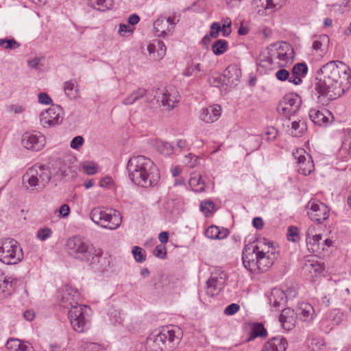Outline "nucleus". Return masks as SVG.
<instances>
[{
    "instance_id": "bb28decb",
    "label": "nucleus",
    "mask_w": 351,
    "mask_h": 351,
    "mask_svg": "<svg viewBox=\"0 0 351 351\" xmlns=\"http://www.w3.org/2000/svg\"><path fill=\"white\" fill-rule=\"evenodd\" d=\"M229 234V230L226 228H221L213 225L209 226L205 231L206 237L211 239H223Z\"/></svg>"
},
{
    "instance_id": "c756f323",
    "label": "nucleus",
    "mask_w": 351,
    "mask_h": 351,
    "mask_svg": "<svg viewBox=\"0 0 351 351\" xmlns=\"http://www.w3.org/2000/svg\"><path fill=\"white\" fill-rule=\"evenodd\" d=\"M307 130V125L305 121L300 119L291 122L290 133L293 136H301Z\"/></svg>"
},
{
    "instance_id": "f8f14e48",
    "label": "nucleus",
    "mask_w": 351,
    "mask_h": 351,
    "mask_svg": "<svg viewBox=\"0 0 351 351\" xmlns=\"http://www.w3.org/2000/svg\"><path fill=\"white\" fill-rule=\"evenodd\" d=\"M21 143L25 149L39 152L45 145V137L40 132H26L22 136Z\"/></svg>"
},
{
    "instance_id": "5fc2aeb1",
    "label": "nucleus",
    "mask_w": 351,
    "mask_h": 351,
    "mask_svg": "<svg viewBox=\"0 0 351 351\" xmlns=\"http://www.w3.org/2000/svg\"><path fill=\"white\" fill-rule=\"evenodd\" d=\"M154 255L161 259L165 258L167 256L166 247L163 245H157L154 249Z\"/></svg>"
},
{
    "instance_id": "0eeeda50",
    "label": "nucleus",
    "mask_w": 351,
    "mask_h": 351,
    "mask_svg": "<svg viewBox=\"0 0 351 351\" xmlns=\"http://www.w3.org/2000/svg\"><path fill=\"white\" fill-rule=\"evenodd\" d=\"M24 255L20 243L14 239H0V261L5 265H16Z\"/></svg>"
},
{
    "instance_id": "864d4df0",
    "label": "nucleus",
    "mask_w": 351,
    "mask_h": 351,
    "mask_svg": "<svg viewBox=\"0 0 351 351\" xmlns=\"http://www.w3.org/2000/svg\"><path fill=\"white\" fill-rule=\"evenodd\" d=\"M323 347L324 343L319 339H312L308 344V348L311 351H321Z\"/></svg>"
},
{
    "instance_id": "0e129e2a",
    "label": "nucleus",
    "mask_w": 351,
    "mask_h": 351,
    "mask_svg": "<svg viewBox=\"0 0 351 351\" xmlns=\"http://www.w3.org/2000/svg\"><path fill=\"white\" fill-rule=\"evenodd\" d=\"M109 317L111 324L114 325L121 324L122 322L119 313L115 310L109 313Z\"/></svg>"
},
{
    "instance_id": "a211bd4d",
    "label": "nucleus",
    "mask_w": 351,
    "mask_h": 351,
    "mask_svg": "<svg viewBox=\"0 0 351 351\" xmlns=\"http://www.w3.org/2000/svg\"><path fill=\"white\" fill-rule=\"evenodd\" d=\"M269 304L272 308L278 310L280 307H284L286 304V294L284 290L274 288L267 294Z\"/></svg>"
},
{
    "instance_id": "4468645a",
    "label": "nucleus",
    "mask_w": 351,
    "mask_h": 351,
    "mask_svg": "<svg viewBox=\"0 0 351 351\" xmlns=\"http://www.w3.org/2000/svg\"><path fill=\"white\" fill-rule=\"evenodd\" d=\"M62 109L60 106H53L43 111L40 114V121L44 128H51L58 125L62 121L61 113Z\"/></svg>"
},
{
    "instance_id": "09e8293b",
    "label": "nucleus",
    "mask_w": 351,
    "mask_h": 351,
    "mask_svg": "<svg viewBox=\"0 0 351 351\" xmlns=\"http://www.w3.org/2000/svg\"><path fill=\"white\" fill-rule=\"evenodd\" d=\"M21 341L19 339L10 338L6 342V348L10 351H19Z\"/></svg>"
},
{
    "instance_id": "ea45409f",
    "label": "nucleus",
    "mask_w": 351,
    "mask_h": 351,
    "mask_svg": "<svg viewBox=\"0 0 351 351\" xmlns=\"http://www.w3.org/2000/svg\"><path fill=\"white\" fill-rule=\"evenodd\" d=\"M277 110L280 114L285 116L289 119L291 116L295 115V113L298 112V110H295L293 107L292 108L290 106H287L284 104L281 106L280 102L278 105Z\"/></svg>"
},
{
    "instance_id": "b1692460",
    "label": "nucleus",
    "mask_w": 351,
    "mask_h": 351,
    "mask_svg": "<svg viewBox=\"0 0 351 351\" xmlns=\"http://www.w3.org/2000/svg\"><path fill=\"white\" fill-rule=\"evenodd\" d=\"M311 120L317 125H326L329 121L330 112L325 109H311L308 113Z\"/></svg>"
},
{
    "instance_id": "393cba45",
    "label": "nucleus",
    "mask_w": 351,
    "mask_h": 351,
    "mask_svg": "<svg viewBox=\"0 0 351 351\" xmlns=\"http://www.w3.org/2000/svg\"><path fill=\"white\" fill-rule=\"evenodd\" d=\"M223 77L226 84L237 85L241 77V71L237 65L230 64L224 71Z\"/></svg>"
},
{
    "instance_id": "aec40b11",
    "label": "nucleus",
    "mask_w": 351,
    "mask_h": 351,
    "mask_svg": "<svg viewBox=\"0 0 351 351\" xmlns=\"http://www.w3.org/2000/svg\"><path fill=\"white\" fill-rule=\"evenodd\" d=\"M221 114V108L219 105L215 104L207 108H202L200 112L199 117L202 121L206 123H212L220 117Z\"/></svg>"
},
{
    "instance_id": "412c9836",
    "label": "nucleus",
    "mask_w": 351,
    "mask_h": 351,
    "mask_svg": "<svg viewBox=\"0 0 351 351\" xmlns=\"http://www.w3.org/2000/svg\"><path fill=\"white\" fill-rule=\"evenodd\" d=\"M288 346L287 339L282 336L272 337L265 343L262 351H286Z\"/></svg>"
},
{
    "instance_id": "20e7f679",
    "label": "nucleus",
    "mask_w": 351,
    "mask_h": 351,
    "mask_svg": "<svg viewBox=\"0 0 351 351\" xmlns=\"http://www.w3.org/2000/svg\"><path fill=\"white\" fill-rule=\"evenodd\" d=\"M268 250H260L257 244L249 243L245 245L242 252V261L244 267L252 273H263L274 264L275 252L273 243H265Z\"/></svg>"
},
{
    "instance_id": "69168bd1",
    "label": "nucleus",
    "mask_w": 351,
    "mask_h": 351,
    "mask_svg": "<svg viewBox=\"0 0 351 351\" xmlns=\"http://www.w3.org/2000/svg\"><path fill=\"white\" fill-rule=\"evenodd\" d=\"M277 59H278L280 62L285 64L288 62L289 57L287 52L284 50L282 46H281V48H280V51L277 54Z\"/></svg>"
},
{
    "instance_id": "2eb2a0df",
    "label": "nucleus",
    "mask_w": 351,
    "mask_h": 351,
    "mask_svg": "<svg viewBox=\"0 0 351 351\" xmlns=\"http://www.w3.org/2000/svg\"><path fill=\"white\" fill-rule=\"evenodd\" d=\"M155 97L157 102L166 108L167 110H172L179 101V95L175 90L169 91L167 89H158Z\"/></svg>"
},
{
    "instance_id": "13d9d810",
    "label": "nucleus",
    "mask_w": 351,
    "mask_h": 351,
    "mask_svg": "<svg viewBox=\"0 0 351 351\" xmlns=\"http://www.w3.org/2000/svg\"><path fill=\"white\" fill-rule=\"evenodd\" d=\"M157 49V58L162 59L166 53V46L162 41L158 40L155 44Z\"/></svg>"
},
{
    "instance_id": "de8ad7c7",
    "label": "nucleus",
    "mask_w": 351,
    "mask_h": 351,
    "mask_svg": "<svg viewBox=\"0 0 351 351\" xmlns=\"http://www.w3.org/2000/svg\"><path fill=\"white\" fill-rule=\"evenodd\" d=\"M51 235H52V230L49 228H40L38 230V232L36 233L37 238L42 241H44L48 239L49 238H50L51 237Z\"/></svg>"
},
{
    "instance_id": "3c124183",
    "label": "nucleus",
    "mask_w": 351,
    "mask_h": 351,
    "mask_svg": "<svg viewBox=\"0 0 351 351\" xmlns=\"http://www.w3.org/2000/svg\"><path fill=\"white\" fill-rule=\"evenodd\" d=\"M278 135V131L274 128H267L265 134L263 135V138L271 142L276 139Z\"/></svg>"
},
{
    "instance_id": "cd10ccee",
    "label": "nucleus",
    "mask_w": 351,
    "mask_h": 351,
    "mask_svg": "<svg viewBox=\"0 0 351 351\" xmlns=\"http://www.w3.org/2000/svg\"><path fill=\"white\" fill-rule=\"evenodd\" d=\"M280 103L281 106L285 104L287 106H290L292 108L293 107L295 110H298L301 106L302 100L298 94L295 93H289L282 97L280 101Z\"/></svg>"
},
{
    "instance_id": "6e6d98bb",
    "label": "nucleus",
    "mask_w": 351,
    "mask_h": 351,
    "mask_svg": "<svg viewBox=\"0 0 351 351\" xmlns=\"http://www.w3.org/2000/svg\"><path fill=\"white\" fill-rule=\"evenodd\" d=\"M240 309V306L236 303H232L227 306L224 309V314L226 315H233Z\"/></svg>"
},
{
    "instance_id": "f704fd0d",
    "label": "nucleus",
    "mask_w": 351,
    "mask_h": 351,
    "mask_svg": "<svg viewBox=\"0 0 351 351\" xmlns=\"http://www.w3.org/2000/svg\"><path fill=\"white\" fill-rule=\"evenodd\" d=\"M267 335V330L263 324L255 323L252 326L249 340L254 339L256 337H265Z\"/></svg>"
},
{
    "instance_id": "79ce46f5",
    "label": "nucleus",
    "mask_w": 351,
    "mask_h": 351,
    "mask_svg": "<svg viewBox=\"0 0 351 351\" xmlns=\"http://www.w3.org/2000/svg\"><path fill=\"white\" fill-rule=\"evenodd\" d=\"M287 238L291 242H297L300 240L299 230L295 226H289L287 230Z\"/></svg>"
},
{
    "instance_id": "4d7b16f0",
    "label": "nucleus",
    "mask_w": 351,
    "mask_h": 351,
    "mask_svg": "<svg viewBox=\"0 0 351 351\" xmlns=\"http://www.w3.org/2000/svg\"><path fill=\"white\" fill-rule=\"evenodd\" d=\"M221 29L220 24L217 22H213L210 25V30L208 35L213 38H217L219 36Z\"/></svg>"
},
{
    "instance_id": "1a4fd4ad",
    "label": "nucleus",
    "mask_w": 351,
    "mask_h": 351,
    "mask_svg": "<svg viewBox=\"0 0 351 351\" xmlns=\"http://www.w3.org/2000/svg\"><path fill=\"white\" fill-rule=\"evenodd\" d=\"M90 218L95 224L109 230H116L122 221L120 212L113 210L108 213L99 208H95L90 211Z\"/></svg>"
},
{
    "instance_id": "4c0bfd02",
    "label": "nucleus",
    "mask_w": 351,
    "mask_h": 351,
    "mask_svg": "<svg viewBox=\"0 0 351 351\" xmlns=\"http://www.w3.org/2000/svg\"><path fill=\"white\" fill-rule=\"evenodd\" d=\"M0 46L5 49L14 50L20 47L21 44L14 38H0Z\"/></svg>"
},
{
    "instance_id": "e433bc0d",
    "label": "nucleus",
    "mask_w": 351,
    "mask_h": 351,
    "mask_svg": "<svg viewBox=\"0 0 351 351\" xmlns=\"http://www.w3.org/2000/svg\"><path fill=\"white\" fill-rule=\"evenodd\" d=\"M199 209L206 217H210L215 210V204L211 201H203L200 204Z\"/></svg>"
},
{
    "instance_id": "9d476101",
    "label": "nucleus",
    "mask_w": 351,
    "mask_h": 351,
    "mask_svg": "<svg viewBox=\"0 0 351 351\" xmlns=\"http://www.w3.org/2000/svg\"><path fill=\"white\" fill-rule=\"evenodd\" d=\"M293 156L297 160L298 171L299 173L308 176L314 170V163L312 157L303 148H298L293 152Z\"/></svg>"
},
{
    "instance_id": "7c9ffc66",
    "label": "nucleus",
    "mask_w": 351,
    "mask_h": 351,
    "mask_svg": "<svg viewBox=\"0 0 351 351\" xmlns=\"http://www.w3.org/2000/svg\"><path fill=\"white\" fill-rule=\"evenodd\" d=\"M147 93L146 89L139 88L134 90L130 95L123 100L122 104L125 106L132 105L138 99L143 98Z\"/></svg>"
},
{
    "instance_id": "8fccbe9b",
    "label": "nucleus",
    "mask_w": 351,
    "mask_h": 351,
    "mask_svg": "<svg viewBox=\"0 0 351 351\" xmlns=\"http://www.w3.org/2000/svg\"><path fill=\"white\" fill-rule=\"evenodd\" d=\"M343 147L348 152L349 154H351V129L348 128L345 132L344 139L343 141Z\"/></svg>"
},
{
    "instance_id": "ddd939ff",
    "label": "nucleus",
    "mask_w": 351,
    "mask_h": 351,
    "mask_svg": "<svg viewBox=\"0 0 351 351\" xmlns=\"http://www.w3.org/2000/svg\"><path fill=\"white\" fill-rule=\"evenodd\" d=\"M227 279L228 276L223 271L212 272L207 281L206 293L211 297L217 295L223 289Z\"/></svg>"
},
{
    "instance_id": "f257e3e1",
    "label": "nucleus",
    "mask_w": 351,
    "mask_h": 351,
    "mask_svg": "<svg viewBox=\"0 0 351 351\" xmlns=\"http://www.w3.org/2000/svg\"><path fill=\"white\" fill-rule=\"evenodd\" d=\"M351 86L350 69L342 62H329L317 72L314 84L315 95L335 100Z\"/></svg>"
},
{
    "instance_id": "a19ab883",
    "label": "nucleus",
    "mask_w": 351,
    "mask_h": 351,
    "mask_svg": "<svg viewBox=\"0 0 351 351\" xmlns=\"http://www.w3.org/2000/svg\"><path fill=\"white\" fill-rule=\"evenodd\" d=\"M135 261L138 263H143L146 259L145 251L141 247L134 246L132 250Z\"/></svg>"
},
{
    "instance_id": "c9c22d12",
    "label": "nucleus",
    "mask_w": 351,
    "mask_h": 351,
    "mask_svg": "<svg viewBox=\"0 0 351 351\" xmlns=\"http://www.w3.org/2000/svg\"><path fill=\"white\" fill-rule=\"evenodd\" d=\"M154 145L161 154L169 156L173 153V147L167 142L156 140Z\"/></svg>"
},
{
    "instance_id": "052dcab7",
    "label": "nucleus",
    "mask_w": 351,
    "mask_h": 351,
    "mask_svg": "<svg viewBox=\"0 0 351 351\" xmlns=\"http://www.w3.org/2000/svg\"><path fill=\"white\" fill-rule=\"evenodd\" d=\"M281 46L280 44H273L267 47L268 53L273 59L277 58V54L279 53Z\"/></svg>"
},
{
    "instance_id": "e2e57ef3",
    "label": "nucleus",
    "mask_w": 351,
    "mask_h": 351,
    "mask_svg": "<svg viewBox=\"0 0 351 351\" xmlns=\"http://www.w3.org/2000/svg\"><path fill=\"white\" fill-rule=\"evenodd\" d=\"M38 102L42 104L49 105L52 104L53 101L48 94L42 92L38 94Z\"/></svg>"
},
{
    "instance_id": "7ed1b4c3",
    "label": "nucleus",
    "mask_w": 351,
    "mask_h": 351,
    "mask_svg": "<svg viewBox=\"0 0 351 351\" xmlns=\"http://www.w3.org/2000/svg\"><path fill=\"white\" fill-rule=\"evenodd\" d=\"M127 169L132 182L143 188L156 186L160 179L156 165L145 156L138 155L130 158Z\"/></svg>"
},
{
    "instance_id": "2f4dec72",
    "label": "nucleus",
    "mask_w": 351,
    "mask_h": 351,
    "mask_svg": "<svg viewBox=\"0 0 351 351\" xmlns=\"http://www.w3.org/2000/svg\"><path fill=\"white\" fill-rule=\"evenodd\" d=\"M89 4L94 9L106 11L111 9L114 5L113 0H89Z\"/></svg>"
},
{
    "instance_id": "338daca9",
    "label": "nucleus",
    "mask_w": 351,
    "mask_h": 351,
    "mask_svg": "<svg viewBox=\"0 0 351 351\" xmlns=\"http://www.w3.org/2000/svg\"><path fill=\"white\" fill-rule=\"evenodd\" d=\"M128 32L132 33L133 29L130 28V27L125 24H120L118 30L119 34L121 36H124Z\"/></svg>"
},
{
    "instance_id": "c03bdc74",
    "label": "nucleus",
    "mask_w": 351,
    "mask_h": 351,
    "mask_svg": "<svg viewBox=\"0 0 351 351\" xmlns=\"http://www.w3.org/2000/svg\"><path fill=\"white\" fill-rule=\"evenodd\" d=\"M64 91L65 95L70 99L75 98V82L70 80L64 84Z\"/></svg>"
},
{
    "instance_id": "72a5a7b5",
    "label": "nucleus",
    "mask_w": 351,
    "mask_h": 351,
    "mask_svg": "<svg viewBox=\"0 0 351 351\" xmlns=\"http://www.w3.org/2000/svg\"><path fill=\"white\" fill-rule=\"evenodd\" d=\"M212 51L215 56H220L228 49V42L223 39H219L212 45Z\"/></svg>"
},
{
    "instance_id": "473e14b6",
    "label": "nucleus",
    "mask_w": 351,
    "mask_h": 351,
    "mask_svg": "<svg viewBox=\"0 0 351 351\" xmlns=\"http://www.w3.org/2000/svg\"><path fill=\"white\" fill-rule=\"evenodd\" d=\"M330 42L329 37L326 34H321L314 36L313 49L315 51H324L323 47H327Z\"/></svg>"
},
{
    "instance_id": "39448f33",
    "label": "nucleus",
    "mask_w": 351,
    "mask_h": 351,
    "mask_svg": "<svg viewBox=\"0 0 351 351\" xmlns=\"http://www.w3.org/2000/svg\"><path fill=\"white\" fill-rule=\"evenodd\" d=\"M180 328L165 327L156 333L149 335L145 347L147 351H173L180 339Z\"/></svg>"
},
{
    "instance_id": "680f3d73",
    "label": "nucleus",
    "mask_w": 351,
    "mask_h": 351,
    "mask_svg": "<svg viewBox=\"0 0 351 351\" xmlns=\"http://www.w3.org/2000/svg\"><path fill=\"white\" fill-rule=\"evenodd\" d=\"M84 142V141L82 136H77L72 139L70 146L74 149H77L83 145Z\"/></svg>"
},
{
    "instance_id": "c85d7f7f",
    "label": "nucleus",
    "mask_w": 351,
    "mask_h": 351,
    "mask_svg": "<svg viewBox=\"0 0 351 351\" xmlns=\"http://www.w3.org/2000/svg\"><path fill=\"white\" fill-rule=\"evenodd\" d=\"M189 184L192 191L196 193H202L205 191V184L202 181L201 176L199 174H192L189 179Z\"/></svg>"
},
{
    "instance_id": "a18cd8bd",
    "label": "nucleus",
    "mask_w": 351,
    "mask_h": 351,
    "mask_svg": "<svg viewBox=\"0 0 351 351\" xmlns=\"http://www.w3.org/2000/svg\"><path fill=\"white\" fill-rule=\"evenodd\" d=\"M231 25H232V21L230 18L226 17L222 20V25H221V31L222 32L223 36L227 37L231 34V32H232Z\"/></svg>"
},
{
    "instance_id": "4be33fe9",
    "label": "nucleus",
    "mask_w": 351,
    "mask_h": 351,
    "mask_svg": "<svg viewBox=\"0 0 351 351\" xmlns=\"http://www.w3.org/2000/svg\"><path fill=\"white\" fill-rule=\"evenodd\" d=\"M295 314L301 321L307 323H311L316 316L313 306L305 302L299 305Z\"/></svg>"
},
{
    "instance_id": "603ef678",
    "label": "nucleus",
    "mask_w": 351,
    "mask_h": 351,
    "mask_svg": "<svg viewBox=\"0 0 351 351\" xmlns=\"http://www.w3.org/2000/svg\"><path fill=\"white\" fill-rule=\"evenodd\" d=\"M275 75L278 80L282 82L288 80L290 82V80H291V73L285 69L277 71Z\"/></svg>"
},
{
    "instance_id": "bf43d9fd",
    "label": "nucleus",
    "mask_w": 351,
    "mask_h": 351,
    "mask_svg": "<svg viewBox=\"0 0 351 351\" xmlns=\"http://www.w3.org/2000/svg\"><path fill=\"white\" fill-rule=\"evenodd\" d=\"M209 83L213 86L215 87H219L221 85H223V84H226L223 77L217 75V76H212L209 78Z\"/></svg>"
},
{
    "instance_id": "37998d69",
    "label": "nucleus",
    "mask_w": 351,
    "mask_h": 351,
    "mask_svg": "<svg viewBox=\"0 0 351 351\" xmlns=\"http://www.w3.org/2000/svg\"><path fill=\"white\" fill-rule=\"evenodd\" d=\"M322 234H318L310 237L308 236L306 238V244L312 245V250L315 251L319 249L320 245V241L322 240Z\"/></svg>"
},
{
    "instance_id": "6e6552de",
    "label": "nucleus",
    "mask_w": 351,
    "mask_h": 351,
    "mask_svg": "<svg viewBox=\"0 0 351 351\" xmlns=\"http://www.w3.org/2000/svg\"><path fill=\"white\" fill-rule=\"evenodd\" d=\"M68 318L75 331L83 332L90 326V308L87 305L77 304L69 309Z\"/></svg>"
},
{
    "instance_id": "5701e85b",
    "label": "nucleus",
    "mask_w": 351,
    "mask_h": 351,
    "mask_svg": "<svg viewBox=\"0 0 351 351\" xmlns=\"http://www.w3.org/2000/svg\"><path fill=\"white\" fill-rule=\"evenodd\" d=\"M294 311L289 308H283L279 316V322L282 327L286 330H290L295 326V317Z\"/></svg>"
},
{
    "instance_id": "774afa93",
    "label": "nucleus",
    "mask_w": 351,
    "mask_h": 351,
    "mask_svg": "<svg viewBox=\"0 0 351 351\" xmlns=\"http://www.w3.org/2000/svg\"><path fill=\"white\" fill-rule=\"evenodd\" d=\"M19 351H34V349L29 342L22 341L19 346Z\"/></svg>"
},
{
    "instance_id": "6ab92c4d",
    "label": "nucleus",
    "mask_w": 351,
    "mask_h": 351,
    "mask_svg": "<svg viewBox=\"0 0 351 351\" xmlns=\"http://www.w3.org/2000/svg\"><path fill=\"white\" fill-rule=\"evenodd\" d=\"M18 280L12 276H5L0 274V298H5L14 291Z\"/></svg>"
},
{
    "instance_id": "49530a36",
    "label": "nucleus",
    "mask_w": 351,
    "mask_h": 351,
    "mask_svg": "<svg viewBox=\"0 0 351 351\" xmlns=\"http://www.w3.org/2000/svg\"><path fill=\"white\" fill-rule=\"evenodd\" d=\"M257 64L262 66H271L274 64V59L268 53L267 55L261 54L257 59Z\"/></svg>"
},
{
    "instance_id": "9b49d317",
    "label": "nucleus",
    "mask_w": 351,
    "mask_h": 351,
    "mask_svg": "<svg viewBox=\"0 0 351 351\" xmlns=\"http://www.w3.org/2000/svg\"><path fill=\"white\" fill-rule=\"evenodd\" d=\"M307 208L309 218L318 223H322L329 217L328 207L321 202L311 200L307 204Z\"/></svg>"
},
{
    "instance_id": "f03ea898",
    "label": "nucleus",
    "mask_w": 351,
    "mask_h": 351,
    "mask_svg": "<svg viewBox=\"0 0 351 351\" xmlns=\"http://www.w3.org/2000/svg\"><path fill=\"white\" fill-rule=\"evenodd\" d=\"M68 254L73 258L86 263L95 271L103 272L110 265L108 258L103 257L101 249H97L89 240L80 236L67 239L65 245Z\"/></svg>"
},
{
    "instance_id": "dca6fc26",
    "label": "nucleus",
    "mask_w": 351,
    "mask_h": 351,
    "mask_svg": "<svg viewBox=\"0 0 351 351\" xmlns=\"http://www.w3.org/2000/svg\"><path fill=\"white\" fill-rule=\"evenodd\" d=\"M155 34L158 37L171 35L176 27V23L171 17H160L153 24Z\"/></svg>"
},
{
    "instance_id": "f3484780",
    "label": "nucleus",
    "mask_w": 351,
    "mask_h": 351,
    "mask_svg": "<svg viewBox=\"0 0 351 351\" xmlns=\"http://www.w3.org/2000/svg\"><path fill=\"white\" fill-rule=\"evenodd\" d=\"M79 299L80 294L77 290L71 286L66 285L61 296L60 306L66 308H73L79 304Z\"/></svg>"
},
{
    "instance_id": "58836bf2",
    "label": "nucleus",
    "mask_w": 351,
    "mask_h": 351,
    "mask_svg": "<svg viewBox=\"0 0 351 351\" xmlns=\"http://www.w3.org/2000/svg\"><path fill=\"white\" fill-rule=\"evenodd\" d=\"M305 267L310 269L311 271L313 270L315 274H320L324 271L322 264L314 258L307 260L305 263Z\"/></svg>"
},
{
    "instance_id": "a878e982",
    "label": "nucleus",
    "mask_w": 351,
    "mask_h": 351,
    "mask_svg": "<svg viewBox=\"0 0 351 351\" xmlns=\"http://www.w3.org/2000/svg\"><path fill=\"white\" fill-rule=\"evenodd\" d=\"M307 72L308 66L306 63H297L292 68L290 82L295 85L300 84L302 82V78L306 75Z\"/></svg>"
},
{
    "instance_id": "423d86ee",
    "label": "nucleus",
    "mask_w": 351,
    "mask_h": 351,
    "mask_svg": "<svg viewBox=\"0 0 351 351\" xmlns=\"http://www.w3.org/2000/svg\"><path fill=\"white\" fill-rule=\"evenodd\" d=\"M58 174V171H52L49 166L37 163L27 169L23 176V184L32 190H41L48 184L52 176Z\"/></svg>"
}]
</instances>
